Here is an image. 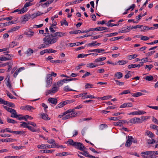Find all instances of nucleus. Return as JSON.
I'll return each instance as SVG.
<instances>
[{"instance_id":"f257e3e1","label":"nucleus","mask_w":158,"mask_h":158,"mask_svg":"<svg viewBox=\"0 0 158 158\" xmlns=\"http://www.w3.org/2000/svg\"><path fill=\"white\" fill-rule=\"evenodd\" d=\"M58 39V37L55 38L53 34H51L44 38L43 41L46 45H49L56 43Z\"/></svg>"},{"instance_id":"f03ea898","label":"nucleus","mask_w":158,"mask_h":158,"mask_svg":"<svg viewBox=\"0 0 158 158\" xmlns=\"http://www.w3.org/2000/svg\"><path fill=\"white\" fill-rule=\"evenodd\" d=\"M148 58L147 57L143 58L141 60V62H140L139 64H131L129 65L128 66V68L129 69L136 67L139 68L140 66L143 65L144 62H146L148 61Z\"/></svg>"},{"instance_id":"7ed1b4c3","label":"nucleus","mask_w":158,"mask_h":158,"mask_svg":"<svg viewBox=\"0 0 158 158\" xmlns=\"http://www.w3.org/2000/svg\"><path fill=\"white\" fill-rule=\"evenodd\" d=\"M20 123H21V124H20V126L21 127H24L27 128L31 131L33 132H37L38 133H39L40 132L39 128L35 129L32 127L31 126L27 125V123L25 122H20Z\"/></svg>"},{"instance_id":"20e7f679","label":"nucleus","mask_w":158,"mask_h":158,"mask_svg":"<svg viewBox=\"0 0 158 158\" xmlns=\"http://www.w3.org/2000/svg\"><path fill=\"white\" fill-rule=\"evenodd\" d=\"M46 77V81L47 84L46 86L47 87H49L51 86L52 84V77L50 74H48Z\"/></svg>"},{"instance_id":"39448f33","label":"nucleus","mask_w":158,"mask_h":158,"mask_svg":"<svg viewBox=\"0 0 158 158\" xmlns=\"http://www.w3.org/2000/svg\"><path fill=\"white\" fill-rule=\"evenodd\" d=\"M142 123V121L139 118H134L130 119V120L127 123H131L134 124L135 123Z\"/></svg>"},{"instance_id":"423d86ee","label":"nucleus","mask_w":158,"mask_h":158,"mask_svg":"<svg viewBox=\"0 0 158 158\" xmlns=\"http://www.w3.org/2000/svg\"><path fill=\"white\" fill-rule=\"evenodd\" d=\"M32 4L29 2H26L24 5L23 8L20 10V12H19V14H21L26 12L27 10V7L31 6Z\"/></svg>"},{"instance_id":"0eeeda50","label":"nucleus","mask_w":158,"mask_h":158,"mask_svg":"<svg viewBox=\"0 0 158 158\" xmlns=\"http://www.w3.org/2000/svg\"><path fill=\"white\" fill-rule=\"evenodd\" d=\"M106 59V58L105 57L100 58L99 57L95 59L94 61V62L97 65V66L102 65L104 64V63L102 61Z\"/></svg>"},{"instance_id":"6e6552de","label":"nucleus","mask_w":158,"mask_h":158,"mask_svg":"<svg viewBox=\"0 0 158 158\" xmlns=\"http://www.w3.org/2000/svg\"><path fill=\"white\" fill-rule=\"evenodd\" d=\"M75 110L74 109H70L66 111V113L70 114L71 118L75 117L77 116L78 113L75 112Z\"/></svg>"},{"instance_id":"1a4fd4ad","label":"nucleus","mask_w":158,"mask_h":158,"mask_svg":"<svg viewBox=\"0 0 158 158\" xmlns=\"http://www.w3.org/2000/svg\"><path fill=\"white\" fill-rule=\"evenodd\" d=\"M5 80L6 81L5 82V83L7 86L10 89H13V88L12 87L11 85V82L10 81V76L9 75H8L6 76Z\"/></svg>"},{"instance_id":"9d476101","label":"nucleus","mask_w":158,"mask_h":158,"mask_svg":"<svg viewBox=\"0 0 158 158\" xmlns=\"http://www.w3.org/2000/svg\"><path fill=\"white\" fill-rule=\"evenodd\" d=\"M53 146L50 145H45L44 144H42L41 145H39L37 146V148H43V149H46V148H53Z\"/></svg>"},{"instance_id":"9b49d317","label":"nucleus","mask_w":158,"mask_h":158,"mask_svg":"<svg viewBox=\"0 0 158 158\" xmlns=\"http://www.w3.org/2000/svg\"><path fill=\"white\" fill-rule=\"evenodd\" d=\"M66 34L65 33H64L61 32H56L54 34H53L54 35L55 37H61L64 36L66 35Z\"/></svg>"},{"instance_id":"f8f14e48","label":"nucleus","mask_w":158,"mask_h":158,"mask_svg":"<svg viewBox=\"0 0 158 158\" xmlns=\"http://www.w3.org/2000/svg\"><path fill=\"white\" fill-rule=\"evenodd\" d=\"M131 139H133V137L132 136H128V139L125 144L126 147H130L131 146L132 144Z\"/></svg>"},{"instance_id":"ddd939ff","label":"nucleus","mask_w":158,"mask_h":158,"mask_svg":"<svg viewBox=\"0 0 158 158\" xmlns=\"http://www.w3.org/2000/svg\"><path fill=\"white\" fill-rule=\"evenodd\" d=\"M131 102L125 103L120 106V108L125 107H130L133 106Z\"/></svg>"},{"instance_id":"4468645a","label":"nucleus","mask_w":158,"mask_h":158,"mask_svg":"<svg viewBox=\"0 0 158 158\" xmlns=\"http://www.w3.org/2000/svg\"><path fill=\"white\" fill-rule=\"evenodd\" d=\"M21 109L25 110L31 111L32 110H34L35 108L31 106H22Z\"/></svg>"},{"instance_id":"2eb2a0df","label":"nucleus","mask_w":158,"mask_h":158,"mask_svg":"<svg viewBox=\"0 0 158 158\" xmlns=\"http://www.w3.org/2000/svg\"><path fill=\"white\" fill-rule=\"evenodd\" d=\"M11 112L10 113L12 114L10 115V117L13 118H17L19 116H22L21 114H17V113L15 110L14 109L12 110L11 111Z\"/></svg>"},{"instance_id":"dca6fc26","label":"nucleus","mask_w":158,"mask_h":158,"mask_svg":"<svg viewBox=\"0 0 158 158\" xmlns=\"http://www.w3.org/2000/svg\"><path fill=\"white\" fill-rule=\"evenodd\" d=\"M48 101L49 102L52 103L54 105H56L57 102V99L55 98H50L48 99Z\"/></svg>"},{"instance_id":"f3484780","label":"nucleus","mask_w":158,"mask_h":158,"mask_svg":"<svg viewBox=\"0 0 158 158\" xmlns=\"http://www.w3.org/2000/svg\"><path fill=\"white\" fill-rule=\"evenodd\" d=\"M82 145L83 143H81L76 142L74 147L80 150H82V149L81 148V146H82Z\"/></svg>"},{"instance_id":"a211bd4d","label":"nucleus","mask_w":158,"mask_h":158,"mask_svg":"<svg viewBox=\"0 0 158 158\" xmlns=\"http://www.w3.org/2000/svg\"><path fill=\"white\" fill-rule=\"evenodd\" d=\"M84 152H79V153L81 154L85 157L91 158L92 157V156L89 154V152L87 151H84Z\"/></svg>"},{"instance_id":"6ab92c4d","label":"nucleus","mask_w":158,"mask_h":158,"mask_svg":"<svg viewBox=\"0 0 158 158\" xmlns=\"http://www.w3.org/2000/svg\"><path fill=\"white\" fill-rule=\"evenodd\" d=\"M58 90V87L54 86L49 91L48 94H51L52 93L54 94Z\"/></svg>"},{"instance_id":"aec40b11","label":"nucleus","mask_w":158,"mask_h":158,"mask_svg":"<svg viewBox=\"0 0 158 158\" xmlns=\"http://www.w3.org/2000/svg\"><path fill=\"white\" fill-rule=\"evenodd\" d=\"M31 17V15L30 14H27L24 16L22 20V22H25L27 21Z\"/></svg>"},{"instance_id":"412c9836","label":"nucleus","mask_w":158,"mask_h":158,"mask_svg":"<svg viewBox=\"0 0 158 158\" xmlns=\"http://www.w3.org/2000/svg\"><path fill=\"white\" fill-rule=\"evenodd\" d=\"M76 143V142H74L73 139H69L66 142V143L70 145V146L74 147Z\"/></svg>"},{"instance_id":"4be33fe9","label":"nucleus","mask_w":158,"mask_h":158,"mask_svg":"<svg viewBox=\"0 0 158 158\" xmlns=\"http://www.w3.org/2000/svg\"><path fill=\"white\" fill-rule=\"evenodd\" d=\"M145 134V135H147L149 137L151 138L155 136L154 135L152 132L148 130L146 131Z\"/></svg>"},{"instance_id":"5701e85b","label":"nucleus","mask_w":158,"mask_h":158,"mask_svg":"<svg viewBox=\"0 0 158 158\" xmlns=\"http://www.w3.org/2000/svg\"><path fill=\"white\" fill-rule=\"evenodd\" d=\"M123 76V73L120 72H117L114 74V77H117L118 79L121 78Z\"/></svg>"},{"instance_id":"b1692460","label":"nucleus","mask_w":158,"mask_h":158,"mask_svg":"<svg viewBox=\"0 0 158 158\" xmlns=\"http://www.w3.org/2000/svg\"><path fill=\"white\" fill-rule=\"evenodd\" d=\"M30 30H29L28 31L31 32L30 34H28L27 32H24V34L27 35V36L29 37H31L34 35V31H30Z\"/></svg>"},{"instance_id":"393cba45","label":"nucleus","mask_w":158,"mask_h":158,"mask_svg":"<svg viewBox=\"0 0 158 158\" xmlns=\"http://www.w3.org/2000/svg\"><path fill=\"white\" fill-rule=\"evenodd\" d=\"M16 140V139H13L12 138H9L8 139H3L2 140V142H12L13 141H15Z\"/></svg>"},{"instance_id":"a878e982","label":"nucleus","mask_w":158,"mask_h":158,"mask_svg":"<svg viewBox=\"0 0 158 158\" xmlns=\"http://www.w3.org/2000/svg\"><path fill=\"white\" fill-rule=\"evenodd\" d=\"M131 94L132 95V96H133L135 97H137L144 95V94H143V93L141 92H137L136 93L134 94L131 93Z\"/></svg>"},{"instance_id":"bb28decb","label":"nucleus","mask_w":158,"mask_h":158,"mask_svg":"<svg viewBox=\"0 0 158 158\" xmlns=\"http://www.w3.org/2000/svg\"><path fill=\"white\" fill-rule=\"evenodd\" d=\"M86 66L88 67L93 68L97 66V65L96 63L94 62V63H90L88 64H87Z\"/></svg>"},{"instance_id":"cd10ccee","label":"nucleus","mask_w":158,"mask_h":158,"mask_svg":"<svg viewBox=\"0 0 158 158\" xmlns=\"http://www.w3.org/2000/svg\"><path fill=\"white\" fill-rule=\"evenodd\" d=\"M124 36H123L119 37H115L112 38H111L110 39V40L111 41H112L115 40H117L120 39H123L124 38Z\"/></svg>"},{"instance_id":"c85d7f7f","label":"nucleus","mask_w":158,"mask_h":158,"mask_svg":"<svg viewBox=\"0 0 158 158\" xmlns=\"http://www.w3.org/2000/svg\"><path fill=\"white\" fill-rule=\"evenodd\" d=\"M66 105V104L64 103V101L63 102H61L56 107V109L60 108L63 107L64 106Z\"/></svg>"},{"instance_id":"c756f323","label":"nucleus","mask_w":158,"mask_h":158,"mask_svg":"<svg viewBox=\"0 0 158 158\" xmlns=\"http://www.w3.org/2000/svg\"><path fill=\"white\" fill-rule=\"evenodd\" d=\"M7 122L8 123H12L13 124L16 123H17V122L14 119H12L9 118H7Z\"/></svg>"},{"instance_id":"7c9ffc66","label":"nucleus","mask_w":158,"mask_h":158,"mask_svg":"<svg viewBox=\"0 0 158 158\" xmlns=\"http://www.w3.org/2000/svg\"><path fill=\"white\" fill-rule=\"evenodd\" d=\"M42 118V119L45 120H48L50 119V118H49L48 115L47 114H44L43 113L41 114Z\"/></svg>"},{"instance_id":"2f4dec72","label":"nucleus","mask_w":158,"mask_h":158,"mask_svg":"<svg viewBox=\"0 0 158 158\" xmlns=\"http://www.w3.org/2000/svg\"><path fill=\"white\" fill-rule=\"evenodd\" d=\"M68 155V152H63L62 153H58L56 154L57 156H62Z\"/></svg>"},{"instance_id":"473e14b6","label":"nucleus","mask_w":158,"mask_h":158,"mask_svg":"<svg viewBox=\"0 0 158 158\" xmlns=\"http://www.w3.org/2000/svg\"><path fill=\"white\" fill-rule=\"evenodd\" d=\"M153 77L151 75L147 76L145 77V80L148 81H151L153 80Z\"/></svg>"},{"instance_id":"72a5a7b5","label":"nucleus","mask_w":158,"mask_h":158,"mask_svg":"<svg viewBox=\"0 0 158 158\" xmlns=\"http://www.w3.org/2000/svg\"><path fill=\"white\" fill-rule=\"evenodd\" d=\"M33 50L32 49L29 48L26 51V54H27V56H29L33 53Z\"/></svg>"},{"instance_id":"f704fd0d","label":"nucleus","mask_w":158,"mask_h":158,"mask_svg":"<svg viewBox=\"0 0 158 158\" xmlns=\"http://www.w3.org/2000/svg\"><path fill=\"white\" fill-rule=\"evenodd\" d=\"M20 27L19 26L15 27L13 28H11V29L9 30L8 32H12L13 31H15L19 29L20 28Z\"/></svg>"},{"instance_id":"c9c22d12","label":"nucleus","mask_w":158,"mask_h":158,"mask_svg":"<svg viewBox=\"0 0 158 158\" xmlns=\"http://www.w3.org/2000/svg\"><path fill=\"white\" fill-rule=\"evenodd\" d=\"M12 133L15 134H24L25 131H12Z\"/></svg>"},{"instance_id":"e433bc0d","label":"nucleus","mask_w":158,"mask_h":158,"mask_svg":"<svg viewBox=\"0 0 158 158\" xmlns=\"http://www.w3.org/2000/svg\"><path fill=\"white\" fill-rule=\"evenodd\" d=\"M11 60L10 57L7 58L5 56H2L0 57V61L9 60Z\"/></svg>"},{"instance_id":"4c0bfd02","label":"nucleus","mask_w":158,"mask_h":158,"mask_svg":"<svg viewBox=\"0 0 158 158\" xmlns=\"http://www.w3.org/2000/svg\"><path fill=\"white\" fill-rule=\"evenodd\" d=\"M118 34V32H114L113 33L106 34V35H105V37H110L116 35H117Z\"/></svg>"},{"instance_id":"58836bf2","label":"nucleus","mask_w":158,"mask_h":158,"mask_svg":"<svg viewBox=\"0 0 158 158\" xmlns=\"http://www.w3.org/2000/svg\"><path fill=\"white\" fill-rule=\"evenodd\" d=\"M6 132L12 133V131H11L10 130V129L9 128H5V129L1 130L0 133H4Z\"/></svg>"},{"instance_id":"ea45409f","label":"nucleus","mask_w":158,"mask_h":158,"mask_svg":"<svg viewBox=\"0 0 158 158\" xmlns=\"http://www.w3.org/2000/svg\"><path fill=\"white\" fill-rule=\"evenodd\" d=\"M153 151H148L146 152H142L141 154L143 155H148L153 154Z\"/></svg>"},{"instance_id":"a19ab883","label":"nucleus","mask_w":158,"mask_h":158,"mask_svg":"<svg viewBox=\"0 0 158 158\" xmlns=\"http://www.w3.org/2000/svg\"><path fill=\"white\" fill-rule=\"evenodd\" d=\"M41 152H43V153H51L52 152H54V150H40Z\"/></svg>"},{"instance_id":"79ce46f5","label":"nucleus","mask_w":158,"mask_h":158,"mask_svg":"<svg viewBox=\"0 0 158 158\" xmlns=\"http://www.w3.org/2000/svg\"><path fill=\"white\" fill-rule=\"evenodd\" d=\"M107 29V28L103 27H97V31H102Z\"/></svg>"},{"instance_id":"37998d69","label":"nucleus","mask_w":158,"mask_h":158,"mask_svg":"<svg viewBox=\"0 0 158 158\" xmlns=\"http://www.w3.org/2000/svg\"><path fill=\"white\" fill-rule=\"evenodd\" d=\"M150 118V116H142L141 117V120L142 121V122L143 121H146L147 119Z\"/></svg>"},{"instance_id":"c03bdc74","label":"nucleus","mask_w":158,"mask_h":158,"mask_svg":"<svg viewBox=\"0 0 158 158\" xmlns=\"http://www.w3.org/2000/svg\"><path fill=\"white\" fill-rule=\"evenodd\" d=\"M64 90L66 92H68L70 91H75V90H74L69 89L68 85L64 87Z\"/></svg>"},{"instance_id":"a18cd8bd","label":"nucleus","mask_w":158,"mask_h":158,"mask_svg":"<svg viewBox=\"0 0 158 158\" xmlns=\"http://www.w3.org/2000/svg\"><path fill=\"white\" fill-rule=\"evenodd\" d=\"M12 148L15 150H19L22 148H24V146H13Z\"/></svg>"},{"instance_id":"49530a36","label":"nucleus","mask_w":158,"mask_h":158,"mask_svg":"<svg viewBox=\"0 0 158 158\" xmlns=\"http://www.w3.org/2000/svg\"><path fill=\"white\" fill-rule=\"evenodd\" d=\"M107 126L106 124H102L100 125L99 128L100 129L102 130L104 128H107Z\"/></svg>"},{"instance_id":"de8ad7c7","label":"nucleus","mask_w":158,"mask_h":158,"mask_svg":"<svg viewBox=\"0 0 158 158\" xmlns=\"http://www.w3.org/2000/svg\"><path fill=\"white\" fill-rule=\"evenodd\" d=\"M147 15V12H145L144 14L143 15H142L141 14H140L139 15L137 16L136 17V19H137L138 20H139L140 19V18L146 15Z\"/></svg>"},{"instance_id":"09e8293b","label":"nucleus","mask_w":158,"mask_h":158,"mask_svg":"<svg viewBox=\"0 0 158 158\" xmlns=\"http://www.w3.org/2000/svg\"><path fill=\"white\" fill-rule=\"evenodd\" d=\"M131 94L130 91L128 90H126L123 91V92L119 94V95H122L123 94Z\"/></svg>"},{"instance_id":"8fccbe9b","label":"nucleus","mask_w":158,"mask_h":158,"mask_svg":"<svg viewBox=\"0 0 158 158\" xmlns=\"http://www.w3.org/2000/svg\"><path fill=\"white\" fill-rule=\"evenodd\" d=\"M7 95L10 99H15L16 98L13 96L11 94L9 93L8 91H7L6 93Z\"/></svg>"},{"instance_id":"3c124183","label":"nucleus","mask_w":158,"mask_h":158,"mask_svg":"<svg viewBox=\"0 0 158 158\" xmlns=\"http://www.w3.org/2000/svg\"><path fill=\"white\" fill-rule=\"evenodd\" d=\"M137 56H138L135 54L131 55L128 56V58H129L130 60H131L135 58Z\"/></svg>"},{"instance_id":"603ef678","label":"nucleus","mask_w":158,"mask_h":158,"mask_svg":"<svg viewBox=\"0 0 158 158\" xmlns=\"http://www.w3.org/2000/svg\"><path fill=\"white\" fill-rule=\"evenodd\" d=\"M89 55V54H80L77 56L78 58H82L86 57Z\"/></svg>"},{"instance_id":"864d4df0","label":"nucleus","mask_w":158,"mask_h":158,"mask_svg":"<svg viewBox=\"0 0 158 158\" xmlns=\"http://www.w3.org/2000/svg\"><path fill=\"white\" fill-rule=\"evenodd\" d=\"M68 114L65 115L63 117L62 119V120H66L71 118V116L70 114Z\"/></svg>"},{"instance_id":"5fc2aeb1","label":"nucleus","mask_w":158,"mask_h":158,"mask_svg":"<svg viewBox=\"0 0 158 158\" xmlns=\"http://www.w3.org/2000/svg\"><path fill=\"white\" fill-rule=\"evenodd\" d=\"M114 81L116 82L117 85H124V82H120L118 80H114Z\"/></svg>"},{"instance_id":"6e6d98bb","label":"nucleus","mask_w":158,"mask_h":158,"mask_svg":"<svg viewBox=\"0 0 158 158\" xmlns=\"http://www.w3.org/2000/svg\"><path fill=\"white\" fill-rule=\"evenodd\" d=\"M75 101V100L72 99V100H68L66 101H64V103L65 102L66 104H69V103H71L73 102H74Z\"/></svg>"},{"instance_id":"4d7b16f0","label":"nucleus","mask_w":158,"mask_h":158,"mask_svg":"<svg viewBox=\"0 0 158 158\" xmlns=\"http://www.w3.org/2000/svg\"><path fill=\"white\" fill-rule=\"evenodd\" d=\"M95 97H94V96L90 95H84V98H89L92 99V98H95Z\"/></svg>"},{"instance_id":"13d9d810","label":"nucleus","mask_w":158,"mask_h":158,"mask_svg":"<svg viewBox=\"0 0 158 158\" xmlns=\"http://www.w3.org/2000/svg\"><path fill=\"white\" fill-rule=\"evenodd\" d=\"M91 74L89 72H86L82 76V78H85L86 77H88L89 75H91Z\"/></svg>"},{"instance_id":"bf43d9fd","label":"nucleus","mask_w":158,"mask_h":158,"mask_svg":"<svg viewBox=\"0 0 158 158\" xmlns=\"http://www.w3.org/2000/svg\"><path fill=\"white\" fill-rule=\"evenodd\" d=\"M6 64H7V65H8V69H12L13 64V63L12 62H9V63H6Z\"/></svg>"},{"instance_id":"052dcab7","label":"nucleus","mask_w":158,"mask_h":158,"mask_svg":"<svg viewBox=\"0 0 158 158\" xmlns=\"http://www.w3.org/2000/svg\"><path fill=\"white\" fill-rule=\"evenodd\" d=\"M97 43L96 41H94L92 43H90L88 44L87 46H88L93 47L94 46L96 45V43Z\"/></svg>"},{"instance_id":"680f3d73","label":"nucleus","mask_w":158,"mask_h":158,"mask_svg":"<svg viewBox=\"0 0 158 158\" xmlns=\"http://www.w3.org/2000/svg\"><path fill=\"white\" fill-rule=\"evenodd\" d=\"M47 52L48 53H55L56 52V51L53 50L52 49H47Z\"/></svg>"},{"instance_id":"e2e57ef3","label":"nucleus","mask_w":158,"mask_h":158,"mask_svg":"<svg viewBox=\"0 0 158 158\" xmlns=\"http://www.w3.org/2000/svg\"><path fill=\"white\" fill-rule=\"evenodd\" d=\"M61 25V26H63L64 24L65 26H67L68 25V24L67 21L66 20H64L63 21H61L60 22Z\"/></svg>"},{"instance_id":"0e129e2a","label":"nucleus","mask_w":158,"mask_h":158,"mask_svg":"<svg viewBox=\"0 0 158 158\" xmlns=\"http://www.w3.org/2000/svg\"><path fill=\"white\" fill-rule=\"evenodd\" d=\"M55 28L54 27H53L52 26H51L49 27V30L52 33H54L56 31V30L54 29Z\"/></svg>"},{"instance_id":"69168bd1","label":"nucleus","mask_w":158,"mask_h":158,"mask_svg":"<svg viewBox=\"0 0 158 158\" xmlns=\"http://www.w3.org/2000/svg\"><path fill=\"white\" fill-rule=\"evenodd\" d=\"M150 128H151L155 130H156L158 128V126L155 125H154L153 124H151L150 125Z\"/></svg>"},{"instance_id":"338daca9","label":"nucleus","mask_w":158,"mask_h":158,"mask_svg":"<svg viewBox=\"0 0 158 158\" xmlns=\"http://www.w3.org/2000/svg\"><path fill=\"white\" fill-rule=\"evenodd\" d=\"M142 26V25H138L135 26H132V27H131V29H136L137 28H140Z\"/></svg>"},{"instance_id":"774afa93","label":"nucleus","mask_w":158,"mask_h":158,"mask_svg":"<svg viewBox=\"0 0 158 158\" xmlns=\"http://www.w3.org/2000/svg\"><path fill=\"white\" fill-rule=\"evenodd\" d=\"M152 120L155 123L158 124V120L154 117H152Z\"/></svg>"}]
</instances>
